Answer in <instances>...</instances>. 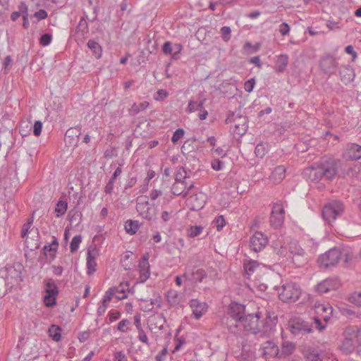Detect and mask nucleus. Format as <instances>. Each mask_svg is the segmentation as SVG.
<instances>
[{"mask_svg":"<svg viewBox=\"0 0 361 361\" xmlns=\"http://www.w3.org/2000/svg\"><path fill=\"white\" fill-rule=\"evenodd\" d=\"M260 314H249L239 323L247 331L259 337L270 336L276 331L277 317L268 313L263 322H259Z\"/></svg>","mask_w":361,"mask_h":361,"instance_id":"nucleus-1","label":"nucleus"},{"mask_svg":"<svg viewBox=\"0 0 361 361\" xmlns=\"http://www.w3.org/2000/svg\"><path fill=\"white\" fill-rule=\"evenodd\" d=\"M336 166L334 161H324L319 164H313L304 171V176L311 182L323 180H330L336 175Z\"/></svg>","mask_w":361,"mask_h":361,"instance_id":"nucleus-2","label":"nucleus"},{"mask_svg":"<svg viewBox=\"0 0 361 361\" xmlns=\"http://www.w3.org/2000/svg\"><path fill=\"white\" fill-rule=\"evenodd\" d=\"M343 340L340 345L341 350L350 354L355 350L360 352L361 326H348L343 331Z\"/></svg>","mask_w":361,"mask_h":361,"instance_id":"nucleus-3","label":"nucleus"},{"mask_svg":"<svg viewBox=\"0 0 361 361\" xmlns=\"http://www.w3.org/2000/svg\"><path fill=\"white\" fill-rule=\"evenodd\" d=\"M313 307L317 314L314 318L315 328L319 331H322L326 328V324L332 317L333 307L329 302L325 300H316Z\"/></svg>","mask_w":361,"mask_h":361,"instance_id":"nucleus-4","label":"nucleus"},{"mask_svg":"<svg viewBox=\"0 0 361 361\" xmlns=\"http://www.w3.org/2000/svg\"><path fill=\"white\" fill-rule=\"evenodd\" d=\"M23 267L20 263L6 264L0 270V275L4 278L6 284L10 288L18 286L23 281Z\"/></svg>","mask_w":361,"mask_h":361,"instance_id":"nucleus-5","label":"nucleus"},{"mask_svg":"<svg viewBox=\"0 0 361 361\" xmlns=\"http://www.w3.org/2000/svg\"><path fill=\"white\" fill-rule=\"evenodd\" d=\"M272 246L277 253L281 256H286L288 250L294 255V257H303L304 250L298 245L296 241H289L281 236L277 240L272 239Z\"/></svg>","mask_w":361,"mask_h":361,"instance_id":"nucleus-6","label":"nucleus"},{"mask_svg":"<svg viewBox=\"0 0 361 361\" xmlns=\"http://www.w3.org/2000/svg\"><path fill=\"white\" fill-rule=\"evenodd\" d=\"M279 299L285 302H295L300 296L301 290L300 286L293 281L283 282L280 287H275Z\"/></svg>","mask_w":361,"mask_h":361,"instance_id":"nucleus-7","label":"nucleus"},{"mask_svg":"<svg viewBox=\"0 0 361 361\" xmlns=\"http://www.w3.org/2000/svg\"><path fill=\"white\" fill-rule=\"evenodd\" d=\"M136 210L144 219L151 221L156 218L157 207L149 202L147 196H141L137 199Z\"/></svg>","mask_w":361,"mask_h":361,"instance_id":"nucleus-8","label":"nucleus"},{"mask_svg":"<svg viewBox=\"0 0 361 361\" xmlns=\"http://www.w3.org/2000/svg\"><path fill=\"white\" fill-rule=\"evenodd\" d=\"M182 197L186 198L185 204L191 210H200L205 203L204 195L202 192L198 193L192 185L186 192L182 193Z\"/></svg>","mask_w":361,"mask_h":361,"instance_id":"nucleus-9","label":"nucleus"},{"mask_svg":"<svg viewBox=\"0 0 361 361\" xmlns=\"http://www.w3.org/2000/svg\"><path fill=\"white\" fill-rule=\"evenodd\" d=\"M343 211V205L340 201H334L326 204L322 210V217L324 221L331 224L334 222L338 216Z\"/></svg>","mask_w":361,"mask_h":361,"instance_id":"nucleus-10","label":"nucleus"},{"mask_svg":"<svg viewBox=\"0 0 361 361\" xmlns=\"http://www.w3.org/2000/svg\"><path fill=\"white\" fill-rule=\"evenodd\" d=\"M288 329L296 338H300L312 332L311 325L308 322L298 318L293 319L288 322Z\"/></svg>","mask_w":361,"mask_h":361,"instance_id":"nucleus-11","label":"nucleus"},{"mask_svg":"<svg viewBox=\"0 0 361 361\" xmlns=\"http://www.w3.org/2000/svg\"><path fill=\"white\" fill-rule=\"evenodd\" d=\"M129 282H122L118 286L109 288L104 294V302H110L114 297L121 300L128 297L129 292Z\"/></svg>","mask_w":361,"mask_h":361,"instance_id":"nucleus-12","label":"nucleus"},{"mask_svg":"<svg viewBox=\"0 0 361 361\" xmlns=\"http://www.w3.org/2000/svg\"><path fill=\"white\" fill-rule=\"evenodd\" d=\"M341 252L339 249L334 247L319 256L318 263L320 267L329 268L334 267L341 259Z\"/></svg>","mask_w":361,"mask_h":361,"instance_id":"nucleus-13","label":"nucleus"},{"mask_svg":"<svg viewBox=\"0 0 361 361\" xmlns=\"http://www.w3.org/2000/svg\"><path fill=\"white\" fill-rule=\"evenodd\" d=\"M180 331V329L179 327L176 329L175 338L168 341L163 349L156 355L157 361H164L169 351L174 354L179 350L180 348V339L178 337V334Z\"/></svg>","mask_w":361,"mask_h":361,"instance_id":"nucleus-14","label":"nucleus"},{"mask_svg":"<svg viewBox=\"0 0 361 361\" xmlns=\"http://www.w3.org/2000/svg\"><path fill=\"white\" fill-rule=\"evenodd\" d=\"M59 289L54 281L49 279L45 284V294L44 295V304L46 307H51L56 305Z\"/></svg>","mask_w":361,"mask_h":361,"instance_id":"nucleus-15","label":"nucleus"},{"mask_svg":"<svg viewBox=\"0 0 361 361\" xmlns=\"http://www.w3.org/2000/svg\"><path fill=\"white\" fill-rule=\"evenodd\" d=\"M284 207L282 202H276L274 204L270 217L271 226L276 228L281 227L284 221Z\"/></svg>","mask_w":361,"mask_h":361,"instance_id":"nucleus-16","label":"nucleus"},{"mask_svg":"<svg viewBox=\"0 0 361 361\" xmlns=\"http://www.w3.org/2000/svg\"><path fill=\"white\" fill-rule=\"evenodd\" d=\"M319 66L325 74L331 75L336 73L338 63L335 58L328 55L321 59Z\"/></svg>","mask_w":361,"mask_h":361,"instance_id":"nucleus-17","label":"nucleus"},{"mask_svg":"<svg viewBox=\"0 0 361 361\" xmlns=\"http://www.w3.org/2000/svg\"><path fill=\"white\" fill-rule=\"evenodd\" d=\"M341 286V281L337 278H328L320 283L316 286V290L324 294L331 290H336Z\"/></svg>","mask_w":361,"mask_h":361,"instance_id":"nucleus-18","label":"nucleus"},{"mask_svg":"<svg viewBox=\"0 0 361 361\" xmlns=\"http://www.w3.org/2000/svg\"><path fill=\"white\" fill-rule=\"evenodd\" d=\"M267 243V237L259 231L255 232L250 239V247L255 252L264 249Z\"/></svg>","mask_w":361,"mask_h":361,"instance_id":"nucleus-19","label":"nucleus"},{"mask_svg":"<svg viewBox=\"0 0 361 361\" xmlns=\"http://www.w3.org/2000/svg\"><path fill=\"white\" fill-rule=\"evenodd\" d=\"M245 306L238 302H231L228 307V314L236 322L240 323L245 317Z\"/></svg>","mask_w":361,"mask_h":361,"instance_id":"nucleus-20","label":"nucleus"},{"mask_svg":"<svg viewBox=\"0 0 361 361\" xmlns=\"http://www.w3.org/2000/svg\"><path fill=\"white\" fill-rule=\"evenodd\" d=\"M260 355L265 359L269 360L271 358L277 357L279 355V347L272 341H268L263 343L259 349Z\"/></svg>","mask_w":361,"mask_h":361,"instance_id":"nucleus-21","label":"nucleus"},{"mask_svg":"<svg viewBox=\"0 0 361 361\" xmlns=\"http://www.w3.org/2000/svg\"><path fill=\"white\" fill-rule=\"evenodd\" d=\"M149 254H145L140 259L138 264L140 277L139 281L140 283L145 282L150 276L149 264Z\"/></svg>","mask_w":361,"mask_h":361,"instance_id":"nucleus-22","label":"nucleus"},{"mask_svg":"<svg viewBox=\"0 0 361 361\" xmlns=\"http://www.w3.org/2000/svg\"><path fill=\"white\" fill-rule=\"evenodd\" d=\"M190 306L192 309V314L196 319L201 318L208 309V306L206 302H200L196 299L190 300Z\"/></svg>","mask_w":361,"mask_h":361,"instance_id":"nucleus-23","label":"nucleus"},{"mask_svg":"<svg viewBox=\"0 0 361 361\" xmlns=\"http://www.w3.org/2000/svg\"><path fill=\"white\" fill-rule=\"evenodd\" d=\"M343 157L347 159L357 160L361 158V146L355 143L347 145Z\"/></svg>","mask_w":361,"mask_h":361,"instance_id":"nucleus-24","label":"nucleus"},{"mask_svg":"<svg viewBox=\"0 0 361 361\" xmlns=\"http://www.w3.org/2000/svg\"><path fill=\"white\" fill-rule=\"evenodd\" d=\"M30 234L32 235L31 237L27 236L25 238V245L26 247L30 250H35L39 247V235L37 231V229H31L30 231Z\"/></svg>","mask_w":361,"mask_h":361,"instance_id":"nucleus-25","label":"nucleus"},{"mask_svg":"<svg viewBox=\"0 0 361 361\" xmlns=\"http://www.w3.org/2000/svg\"><path fill=\"white\" fill-rule=\"evenodd\" d=\"M205 276L206 274L204 271L200 269H193L191 272L190 271H187L183 275H182V277L195 283L201 282Z\"/></svg>","mask_w":361,"mask_h":361,"instance_id":"nucleus-26","label":"nucleus"},{"mask_svg":"<svg viewBox=\"0 0 361 361\" xmlns=\"http://www.w3.org/2000/svg\"><path fill=\"white\" fill-rule=\"evenodd\" d=\"M341 80L347 84L353 80L355 74L353 69L350 66H341L339 68Z\"/></svg>","mask_w":361,"mask_h":361,"instance_id":"nucleus-27","label":"nucleus"},{"mask_svg":"<svg viewBox=\"0 0 361 361\" xmlns=\"http://www.w3.org/2000/svg\"><path fill=\"white\" fill-rule=\"evenodd\" d=\"M286 169L284 166H278L272 171L270 176L271 180L274 183L277 184L281 183L286 176Z\"/></svg>","mask_w":361,"mask_h":361,"instance_id":"nucleus-28","label":"nucleus"},{"mask_svg":"<svg viewBox=\"0 0 361 361\" xmlns=\"http://www.w3.org/2000/svg\"><path fill=\"white\" fill-rule=\"evenodd\" d=\"M289 57L286 54H281L276 56V59L275 61V69L279 73H283L288 64Z\"/></svg>","mask_w":361,"mask_h":361,"instance_id":"nucleus-29","label":"nucleus"},{"mask_svg":"<svg viewBox=\"0 0 361 361\" xmlns=\"http://www.w3.org/2000/svg\"><path fill=\"white\" fill-rule=\"evenodd\" d=\"M89 32V27L87 20L84 18H81L76 28L77 37L80 38L81 40L87 37Z\"/></svg>","mask_w":361,"mask_h":361,"instance_id":"nucleus-30","label":"nucleus"},{"mask_svg":"<svg viewBox=\"0 0 361 361\" xmlns=\"http://www.w3.org/2000/svg\"><path fill=\"white\" fill-rule=\"evenodd\" d=\"M295 350V343L289 341H284L281 345V350H279V357H286L293 353Z\"/></svg>","mask_w":361,"mask_h":361,"instance_id":"nucleus-31","label":"nucleus"},{"mask_svg":"<svg viewBox=\"0 0 361 361\" xmlns=\"http://www.w3.org/2000/svg\"><path fill=\"white\" fill-rule=\"evenodd\" d=\"M141 301L140 307L144 312L152 311L154 306L160 307L161 300L158 298L155 299H150V300H142Z\"/></svg>","mask_w":361,"mask_h":361,"instance_id":"nucleus-32","label":"nucleus"},{"mask_svg":"<svg viewBox=\"0 0 361 361\" xmlns=\"http://www.w3.org/2000/svg\"><path fill=\"white\" fill-rule=\"evenodd\" d=\"M259 265V262L254 259H248L245 261L243 263V267L245 274L247 276H252Z\"/></svg>","mask_w":361,"mask_h":361,"instance_id":"nucleus-33","label":"nucleus"},{"mask_svg":"<svg viewBox=\"0 0 361 361\" xmlns=\"http://www.w3.org/2000/svg\"><path fill=\"white\" fill-rule=\"evenodd\" d=\"M149 103L147 101L142 102L139 104L134 103L129 109L130 115H137L140 112L145 111L149 107Z\"/></svg>","mask_w":361,"mask_h":361,"instance_id":"nucleus-34","label":"nucleus"},{"mask_svg":"<svg viewBox=\"0 0 361 361\" xmlns=\"http://www.w3.org/2000/svg\"><path fill=\"white\" fill-rule=\"evenodd\" d=\"M97 266V264L96 262L95 257L91 253L90 251H88L87 257V274H92L96 271Z\"/></svg>","mask_w":361,"mask_h":361,"instance_id":"nucleus-35","label":"nucleus"},{"mask_svg":"<svg viewBox=\"0 0 361 361\" xmlns=\"http://www.w3.org/2000/svg\"><path fill=\"white\" fill-rule=\"evenodd\" d=\"M87 47L97 59L101 58L102 55V49L98 42L93 39H90L87 42Z\"/></svg>","mask_w":361,"mask_h":361,"instance_id":"nucleus-36","label":"nucleus"},{"mask_svg":"<svg viewBox=\"0 0 361 361\" xmlns=\"http://www.w3.org/2000/svg\"><path fill=\"white\" fill-rule=\"evenodd\" d=\"M167 300L171 305H177L180 302L179 293L175 290H170L167 292Z\"/></svg>","mask_w":361,"mask_h":361,"instance_id":"nucleus-37","label":"nucleus"},{"mask_svg":"<svg viewBox=\"0 0 361 361\" xmlns=\"http://www.w3.org/2000/svg\"><path fill=\"white\" fill-rule=\"evenodd\" d=\"M140 227L138 221L128 220L125 224V229L127 233L134 235Z\"/></svg>","mask_w":361,"mask_h":361,"instance_id":"nucleus-38","label":"nucleus"},{"mask_svg":"<svg viewBox=\"0 0 361 361\" xmlns=\"http://www.w3.org/2000/svg\"><path fill=\"white\" fill-rule=\"evenodd\" d=\"M49 334L54 341H59L61 338V329L56 325L52 324L49 328Z\"/></svg>","mask_w":361,"mask_h":361,"instance_id":"nucleus-39","label":"nucleus"},{"mask_svg":"<svg viewBox=\"0 0 361 361\" xmlns=\"http://www.w3.org/2000/svg\"><path fill=\"white\" fill-rule=\"evenodd\" d=\"M68 209V204L66 202L59 200L56 204L54 212L56 214V217H61L65 214Z\"/></svg>","mask_w":361,"mask_h":361,"instance_id":"nucleus-40","label":"nucleus"},{"mask_svg":"<svg viewBox=\"0 0 361 361\" xmlns=\"http://www.w3.org/2000/svg\"><path fill=\"white\" fill-rule=\"evenodd\" d=\"M19 9L22 12V16H23V27L25 28H27L30 25V23H29V20H28V11H27V7L26 4L23 2H22L20 4V5L19 6Z\"/></svg>","mask_w":361,"mask_h":361,"instance_id":"nucleus-41","label":"nucleus"},{"mask_svg":"<svg viewBox=\"0 0 361 361\" xmlns=\"http://www.w3.org/2000/svg\"><path fill=\"white\" fill-rule=\"evenodd\" d=\"M82 240V237L81 235H76L73 238L70 245V250L72 253L75 252L78 250Z\"/></svg>","mask_w":361,"mask_h":361,"instance_id":"nucleus-42","label":"nucleus"},{"mask_svg":"<svg viewBox=\"0 0 361 361\" xmlns=\"http://www.w3.org/2000/svg\"><path fill=\"white\" fill-rule=\"evenodd\" d=\"M348 300L356 306L361 307V292L355 291L351 293L348 297Z\"/></svg>","mask_w":361,"mask_h":361,"instance_id":"nucleus-43","label":"nucleus"},{"mask_svg":"<svg viewBox=\"0 0 361 361\" xmlns=\"http://www.w3.org/2000/svg\"><path fill=\"white\" fill-rule=\"evenodd\" d=\"M130 322L127 319H124L118 322L117 329L122 333H126L130 329Z\"/></svg>","mask_w":361,"mask_h":361,"instance_id":"nucleus-44","label":"nucleus"},{"mask_svg":"<svg viewBox=\"0 0 361 361\" xmlns=\"http://www.w3.org/2000/svg\"><path fill=\"white\" fill-rule=\"evenodd\" d=\"M203 231V227L201 226H190L188 230V235L190 238L198 236Z\"/></svg>","mask_w":361,"mask_h":361,"instance_id":"nucleus-45","label":"nucleus"},{"mask_svg":"<svg viewBox=\"0 0 361 361\" xmlns=\"http://www.w3.org/2000/svg\"><path fill=\"white\" fill-rule=\"evenodd\" d=\"M202 106H203V102H197L191 101L188 104V106L186 111L188 113L197 111H199V109H201Z\"/></svg>","mask_w":361,"mask_h":361,"instance_id":"nucleus-46","label":"nucleus"},{"mask_svg":"<svg viewBox=\"0 0 361 361\" xmlns=\"http://www.w3.org/2000/svg\"><path fill=\"white\" fill-rule=\"evenodd\" d=\"M59 242L56 238H53V240L49 245H46L44 247V252L45 255L47 254V252H56L58 249Z\"/></svg>","mask_w":361,"mask_h":361,"instance_id":"nucleus-47","label":"nucleus"},{"mask_svg":"<svg viewBox=\"0 0 361 361\" xmlns=\"http://www.w3.org/2000/svg\"><path fill=\"white\" fill-rule=\"evenodd\" d=\"M213 224L216 227L217 231H221L226 225V221L222 215L218 216L213 221Z\"/></svg>","mask_w":361,"mask_h":361,"instance_id":"nucleus-48","label":"nucleus"},{"mask_svg":"<svg viewBox=\"0 0 361 361\" xmlns=\"http://www.w3.org/2000/svg\"><path fill=\"white\" fill-rule=\"evenodd\" d=\"M52 41V35L49 33H45L39 38V44L42 47H47L51 44Z\"/></svg>","mask_w":361,"mask_h":361,"instance_id":"nucleus-49","label":"nucleus"},{"mask_svg":"<svg viewBox=\"0 0 361 361\" xmlns=\"http://www.w3.org/2000/svg\"><path fill=\"white\" fill-rule=\"evenodd\" d=\"M231 30L228 26H224L221 28V34L224 42H227L231 39Z\"/></svg>","mask_w":361,"mask_h":361,"instance_id":"nucleus-50","label":"nucleus"},{"mask_svg":"<svg viewBox=\"0 0 361 361\" xmlns=\"http://www.w3.org/2000/svg\"><path fill=\"white\" fill-rule=\"evenodd\" d=\"M235 129H233V133L238 135H243L245 134L246 129H247V125L245 124V121H243V123H235Z\"/></svg>","mask_w":361,"mask_h":361,"instance_id":"nucleus-51","label":"nucleus"},{"mask_svg":"<svg viewBox=\"0 0 361 361\" xmlns=\"http://www.w3.org/2000/svg\"><path fill=\"white\" fill-rule=\"evenodd\" d=\"M255 84L256 80L254 78L247 80L244 83L245 91L249 93L252 92L255 88Z\"/></svg>","mask_w":361,"mask_h":361,"instance_id":"nucleus-52","label":"nucleus"},{"mask_svg":"<svg viewBox=\"0 0 361 361\" xmlns=\"http://www.w3.org/2000/svg\"><path fill=\"white\" fill-rule=\"evenodd\" d=\"M169 96V93L165 90H159L154 94V99L156 101H162Z\"/></svg>","mask_w":361,"mask_h":361,"instance_id":"nucleus-53","label":"nucleus"},{"mask_svg":"<svg viewBox=\"0 0 361 361\" xmlns=\"http://www.w3.org/2000/svg\"><path fill=\"white\" fill-rule=\"evenodd\" d=\"M266 152L267 150L264 144L259 143L256 146L255 153L257 157L262 158L265 155Z\"/></svg>","mask_w":361,"mask_h":361,"instance_id":"nucleus-54","label":"nucleus"},{"mask_svg":"<svg viewBox=\"0 0 361 361\" xmlns=\"http://www.w3.org/2000/svg\"><path fill=\"white\" fill-rule=\"evenodd\" d=\"M42 123L40 121H36L33 125V134L38 137L42 133Z\"/></svg>","mask_w":361,"mask_h":361,"instance_id":"nucleus-55","label":"nucleus"},{"mask_svg":"<svg viewBox=\"0 0 361 361\" xmlns=\"http://www.w3.org/2000/svg\"><path fill=\"white\" fill-rule=\"evenodd\" d=\"M305 361H322V359L318 353L311 352L305 355Z\"/></svg>","mask_w":361,"mask_h":361,"instance_id":"nucleus-56","label":"nucleus"},{"mask_svg":"<svg viewBox=\"0 0 361 361\" xmlns=\"http://www.w3.org/2000/svg\"><path fill=\"white\" fill-rule=\"evenodd\" d=\"M137 331H138V336H137L138 340L140 342H142L146 345H149V341H148L147 336L146 335L143 329H140V330H137Z\"/></svg>","mask_w":361,"mask_h":361,"instance_id":"nucleus-57","label":"nucleus"},{"mask_svg":"<svg viewBox=\"0 0 361 361\" xmlns=\"http://www.w3.org/2000/svg\"><path fill=\"white\" fill-rule=\"evenodd\" d=\"M47 13L44 9H40L34 13V17L37 18V20H44L47 17Z\"/></svg>","mask_w":361,"mask_h":361,"instance_id":"nucleus-58","label":"nucleus"},{"mask_svg":"<svg viewBox=\"0 0 361 361\" xmlns=\"http://www.w3.org/2000/svg\"><path fill=\"white\" fill-rule=\"evenodd\" d=\"M32 224V221L24 224L23 229L21 231V236L23 238H27L28 236L27 235L30 234V232L28 231H29L30 228L31 227Z\"/></svg>","mask_w":361,"mask_h":361,"instance_id":"nucleus-59","label":"nucleus"},{"mask_svg":"<svg viewBox=\"0 0 361 361\" xmlns=\"http://www.w3.org/2000/svg\"><path fill=\"white\" fill-rule=\"evenodd\" d=\"M279 32L283 36L288 35L290 32V27L288 24L286 23H281L279 25Z\"/></svg>","mask_w":361,"mask_h":361,"instance_id":"nucleus-60","label":"nucleus"},{"mask_svg":"<svg viewBox=\"0 0 361 361\" xmlns=\"http://www.w3.org/2000/svg\"><path fill=\"white\" fill-rule=\"evenodd\" d=\"M115 361H128L126 354L122 351H117L114 354Z\"/></svg>","mask_w":361,"mask_h":361,"instance_id":"nucleus-61","label":"nucleus"},{"mask_svg":"<svg viewBox=\"0 0 361 361\" xmlns=\"http://www.w3.org/2000/svg\"><path fill=\"white\" fill-rule=\"evenodd\" d=\"M223 162L219 159H214L212 161V168L214 171H221L223 169Z\"/></svg>","mask_w":361,"mask_h":361,"instance_id":"nucleus-62","label":"nucleus"},{"mask_svg":"<svg viewBox=\"0 0 361 361\" xmlns=\"http://www.w3.org/2000/svg\"><path fill=\"white\" fill-rule=\"evenodd\" d=\"M114 183L115 181H113L109 179V180L108 181L104 188V192L106 194H111L113 192L114 188Z\"/></svg>","mask_w":361,"mask_h":361,"instance_id":"nucleus-63","label":"nucleus"},{"mask_svg":"<svg viewBox=\"0 0 361 361\" xmlns=\"http://www.w3.org/2000/svg\"><path fill=\"white\" fill-rule=\"evenodd\" d=\"M102 305H100L99 307H98V308H97V314L99 316L102 315L105 312L109 302H104V296L102 298Z\"/></svg>","mask_w":361,"mask_h":361,"instance_id":"nucleus-64","label":"nucleus"}]
</instances>
